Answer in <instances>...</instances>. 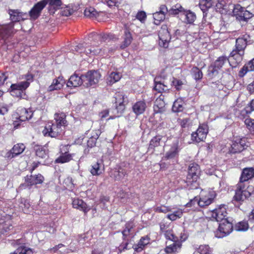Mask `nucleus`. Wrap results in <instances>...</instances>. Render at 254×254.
Listing matches in <instances>:
<instances>
[{
    "mask_svg": "<svg viewBox=\"0 0 254 254\" xmlns=\"http://www.w3.org/2000/svg\"><path fill=\"white\" fill-rule=\"evenodd\" d=\"M184 101L182 99H177L173 104L172 110L174 112H180L184 110Z\"/></svg>",
    "mask_w": 254,
    "mask_h": 254,
    "instance_id": "40",
    "label": "nucleus"
},
{
    "mask_svg": "<svg viewBox=\"0 0 254 254\" xmlns=\"http://www.w3.org/2000/svg\"><path fill=\"white\" fill-rule=\"evenodd\" d=\"M8 13L11 22L8 24L0 25V38L3 40L8 38L13 33V28L15 22L24 20L28 18L27 13L21 11L19 9H9Z\"/></svg>",
    "mask_w": 254,
    "mask_h": 254,
    "instance_id": "1",
    "label": "nucleus"
},
{
    "mask_svg": "<svg viewBox=\"0 0 254 254\" xmlns=\"http://www.w3.org/2000/svg\"><path fill=\"white\" fill-rule=\"evenodd\" d=\"M190 122V120L189 118L179 120V123L181 126L184 128L187 127L189 126Z\"/></svg>",
    "mask_w": 254,
    "mask_h": 254,
    "instance_id": "63",
    "label": "nucleus"
},
{
    "mask_svg": "<svg viewBox=\"0 0 254 254\" xmlns=\"http://www.w3.org/2000/svg\"><path fill=\"white\" fill-rule=\"evenodd\" d=\"M208 132V127L206 124H202L197 128V130L191 134L192 140L199 142L203 141L206 137Z\"/></svg>",
    "mask_w": 254,
    "mask_h": 254,
    "instance_id": "12",
    "label": "nucleus"
},
{
    "mask_svg": "<svg viewBox=\"0 0 254 254\" xmlns=\"http://www.w3.org/2000/svg\"><path fill=\"white\" fill-rule=\"evenodd\" d=\"M247 146L245 138L236 137L232 141L229 151L231 153H240Z\"/></svg>",
    "mask_w": 254,
    "mask_h": 254,
    "instance_id": "10",
    "label": "nucleus"
},
{
    "mask_svg": "<svg viewBox=\"0 0 254 254\" xmlns=\"http://www.w3.org/2000/svg\"><path fill=\"white\" fill-rule=\"evenodd\" d=\"M229 63L228 59L225 56H221L218 58L214 63V67L211 71L212 74L217 70L222 67L225 64Z\"/></svg>",
    "mask_w": 254,
    "mask_h": 254,
    "instance_id": "25",
    "label": "nucleus"
},
{
    "mask_svg": "<svg viewBox=\"0 0 254 254\" xmlns=\"http://www.w3.org/2000/svg\"><path fill=\"white\" fill-rule=\"evenodd\" d=\"M179 151L178 143H174L173 144L170 149L166 153L164 159H171L176 157Z\"/></svg>",
    "mask_w": 254,
    "mask_h": 254,
    "instance_id": "24",
    "label": "nucleus"
},
{
    "mask_svg": "<svg viewBox=\"0 0 254 254\" xmlns=\"http://www.w3.org/2000/svg\"><path fill=\"white\" fill-rule=\"evenodd\" d=\"M172 83L173 85L175 87L176 89L178 90L181 88V87L183 84V83L181 80L175 78H173Z\"/></svg>",
    "mask_w": 254,
    "mask_h": 254,
    "instance_id": "59",
    "label": "nucleus"
},
{
    "mask_svg": "<svg viewBox=\"0 0 254 254\" xmlns=\"http://www.w3.org/2000/svg\"><path fill=\"white\" fill-rule=\"evenodd\" d=\"M245 9V7H242L240 4H236L234 6L233 12L234 15H236L237 18L238 19L242 15Z\"/></svg>",
    "mask_w": 254,
    "mask_h": 254,
    "instance_id": "54",
    "label": "nucleus"
},
{
    "mask_svg": "<svg viewBox=\"0 0 254 254\" xmlns=\"http://www.w3.org/2000/svg\"><path fill=\"white\" fill-rule=\"evenodd\" d=\"M247 45L246 38L240 37L236 39L235 48L231 52L228 59L229 64L232 67H236L242 61Z\"/></svg>",
    "mask_w": 254,
    "mask_h": 254,
    "instance_id": "2",
    "label": "nucleus"
},
{
    "mask_svg": "<svg viewBox=\"0 0 254 254\" xmlns=\"http://www.w3.org/2000/svg\"><path fill=\"white\" fill-rule=\"evenodd\" d=\"M115 98L117 112L121 114L125 109L126 104L128 102L127 97L123 93L118 92L116 94Z\"/></svg>",
    "mask_w": 254,
    "mask_h": 254,
    "instance_id": "14",
    "label": "nucleus"
},
{
    "mask_svg": "<svg viewBox=\"0 0 254 254\" xmlns=\"http://www.w3.org/2000/svg\"><path fill=\"white\" fill-rule=\"evenodd\" d=\"M72 159V156L68 153L62 154L59 157H58L56 162L57 163H64L69 162Z\"/></svg>",
    "mask_w": 254,
    "mask_h": 254,
    "instance_id": "51",
    "label": "nucleus"
},
{
    "mask_svg": "<svg viewBox=\"0 0 254 254\" xmlns=\"http://www.w3.org/2000/svg\"><path fill=\"white\" fill-rule=\"evenodd\" d=\"M182 14L185 16V22L187 23L192 24L195 20L196 16L195 13L190 10H185L184 9Z\"/></svg>",
    "mask_w": 254,
    "mask_h": 254,
    "instance_id": "36",
    "label": "nucleus"
},
{
    "mask_svg": "<svg viewBox=\"0 0 254 254\" xmlns=\"http://www.w3.org/2000/svg\"><path fill=\"white\" fill-rule=\"evenodd\" d=\"M99 135L97 133L92 135L87 141V145L88 147H92L95 145L96 140L98 138Z\"/></svg>",
    "mask_w": 254,
    "mask_h": 254,
    "instance_id": "58",
    "label": "nucleus"
},
{
    "mask_svg": "<svg viewBox=\"0 0 254 254\" xmlns=\"http://www.w3.org/2000/svg\"><path fill=\"white\" fill-rule=\"evenodd\" d=\"M84 14L85 17L89 18H96L98 15V12L92 7L86 8L84 10Z\"/></svg>",
    "mask_w": 254,
    "mask_h": 254,
    "instance_id": "44",
    "label": "nucleus"
},
{
    "mask_svg": "<svg viewBox=\"0 0 254 254\" xmlns=\"http://www.w3.org/2000/svg\"><path fill=\"white\" fill-rule=\"evenodd\" d=\"M66 115L64 113H57L55 114V124L61 127H65L66 125L67 121L65 119Z\"/></svg>",
    "mask_w": 254,
    "mask_h": 254,
    "instance_id": "30",
    "label": "nucleus"
},
{
    "mask_svg": "<svg viewBox=\"0 0 254 254\" xmlns=\"http://www.w3.org/2000/svg\"><path fill=\"white\" fill-rule=\"evenodd\" d=\"M122 0H105V2L110 7L116 6Z\"/></svg>",
    "mask_w": 254,
    "mask_h": 254,
    "instance_id": "61",
    "label": "nucleus"
},
{
    "mask_svg": "<svg viewBox=\"0 0 254 254\" xmlns=\"http://www.w3.org/2000/svg\"><path fill=\"white\" fill-rule=\"evenodd\" d=\"M45 3V6L49 5V10L51 13H54L55 11L60 8L62 2L61 0H42Z\"/></svg>",
    "mask_w": 254,
    "mask_h": 254,
    "instance_id": "21",
    "label": "nucleus"
},
{
    "mask_svg": "<svg viewBox=\"0 0 254 254\" xmlns=\"http://www.w3.org/2000/svg\"><path fill=\"white\" fill-rule=\"evenodd\" d=\"M44 177L41 174L36 175H27L25 177V183L20 185V187H31L33 185L41 184L44 181Z\"/></svg>",
    "mask_w": 254,
    "mask_h": 254,
    "instance_id": "13",
    "label": "nucleus"
},
{
    "mask_svg": "<svg viewBox=\"0 0 254 254\" xmlns=\"http://www.w3.org/2000/svg\"><path fill=\"white\" fill-rule=\"evenodd\" d=\"M101 77L100 74L97 71L90 70L86 74L82 75L84 86L89 87L97 84Z\"/></svg>",
    "mask_w": 254,
    "mask_h": 254,
    "instance_id": "7",
    "label": "nucleus"
},
{
    "mask_svg": "<svg viewBox=\"0 0 254 254\" xmlns=\"http://www.w3.org/2000/svg\"><path fill=\"white\" fill-rule=\"evenodd\" d=\"M200 174L199 166L194 163H190L189 166L188 174L187 177L186 183L190 189H195L198 187L197 180Z\"/></svg>",
    "mask_w": 254,
    "mask_h": 254,
    "instance_id": "3",
    "label": "nucleus"
},
{
    "mask_svg": "<svg viewBox=\"0 0 254 254\" xmlns=\"http://www.w3.org/2000/svg\"><path fill=\"white\" fill-rule=\"evenodd\" d=\"M136 17L137 19L142 22L146 19V15L144 11H141L137 13Z\"/></svg>",
    "mask_w": 254,
    "mask_h": 254,
    "instance_id": "64",
    "label": "nucleus"
},
{
    "mask_svg": "<svg viewBox=\"0 0 254 254\" xmlns=\"http://www.w3.org/2000/svg\"><path fill=\"white\" fill-rule=\"evenodd\" d=\"M254 177V168H246L243 169L241 177V180L248 181Z\"/></svg>",
    "mask_w": 254,
    "mask_h": 254,
    "instance_id": "27",
    "label": "nucleus"
},
{
    "mask_svg": "<svg viewBox=\"0 0 254 254\" xmlns=\"http://www.w3.org/2000/svg\"><path fill=\"white\" fill-rule=\"evenodd\" d=\"M164 235L167 240L172 241H177L178 238L175 236L172 230H167L164 231Z\"/></svg>",
    "mask_w": 254,
    "mask_h": 254,
    "instance_id": "56",
    "label": "nucleus"
},
{
    "mask_svg": "<svg viewBox=\"0 0 254 254\" xmlns=\"http://www.w3.org/2000/svg\"><path fill=\"white\" fill-rule=\"evenodd\" d=\"M36 155L39 158L44 159L48 157L47 150L42 146L36 145L34 147Z\"/></svg>",
    "mask_w": 254,
    "mask_h": 254,
    "instance_id": "38",
    "label": "nucleus"
},
{
    "mask_svg": "<svg viewBox=\"0 0 254 254\" xmlns=\"http://www.w3.org/2000/svg\"><path fill=\"white\" fill-rule=\"evenodd\" d=\"M154 90L157 91L158 92L161 93L162 92H165L168 91L169 89L168 87L165 85L164 82H162L160 80H159L158 77H156L154 79Z\"/></svg>",
    "mask_w": 254,
    "mask_h": 254,
    "instance_id": "33",
    "label": "nucleus"
},
{
    "mask_svg": "<svg viewBox=\"0 0 254 254\" xmlns=\"http://www.w3.org/2000/svg\"><path fill=\"white\" fill-rule=\"evenodd\" d=\"M33 250L26 247H20L10 254H33Z\"/></svg>",
    "mask_w": 254,
    "mask_h": 254,
    "instance_id": "47",
    "label": "nucleus"
},
{
    "mask_svg": "<svg viewBox=\"0 0 254 254\" xmlns=\"http://www.w3.org/2000/svg\"><path fill=\"white\" fill-rule=\"evenodd\" d=\"M132 226L129 224L126 225L125 229L122 232L123 234V239L124 241H130V238L132 237L131 231Z\"/></svg>",
    "mask_w": 254,
    "mask_h": 254,
    "instance_id": "34",
    "label": "nucleus"
},
{
    "mask_svg": "<svg viewBox=\"0 0 254 254\" xmlns=\"http://www.w3.org/2000/svg\"><path fill=\"white\" fill-rule=\"evenodd\" d=\"M62 131L61 127L55 123H48L46 125L42 132L45 136L56 137L62 133Z\"/></svg>",
    "mask_w": 254,
    "mask_h": 254,
    "instance_id": "8",
    "label": "nucleus"
},
{
    "mask_svg": "<svg viewBox=\"0 0 254 254\" xmlns=\"http://www.w3.org/2000/svg\"><path fill=\"white\" fill-rule=\"evenodd\" d=\"M64 81L62 77H59L57 79L53 80L52 84L49 87L48 90L50 91L59 90L62 88Z\"/></svg>",
    "mask_w": 254,
    "mask_h": 254,
    "instance_id": "28",
    "label": "nucleus"
},
{
    "mask_svg": "<svg viewBox=\"0 0 254 254\" xmlns=\"http://www.w3.org/2000/svg\"><path fill=\"white\" fill-rule=\"evenodd\" d=\"M153 15L154 19V22L156 25H159L160 22L163 21L165 18V15L159 11L153 13Z\"/></svg>",
    "mask_w": 254,
    "mask_h": 254,
    "instance_id": "52",
    "label": "nucleus"
},
{
    "mask_svg": "<svg viewBox=\"0 0 254 254\" xmlns=\"http://www.w3.org/2000/svg\"><path fill=\"white\" fill-rule=\"evenodd\" d=\"M248 183L246 181L241 180L236 186L235 195L234 198L237 201H243L251 195V193L247 190Z\"/></svg>",
    "mask_w": 254,
    "mask_h": 254,
    "instance_id": "4",
    "label": "nucleus"
},
{
    "mask_svg": "<svg viewBox=\"0 0 254 254\" xmlns=\"http://www.w3.org/2000/svg\"><path fill=\"white\" fill-rule=\"evenodd\" d=\"M72 205L75 208L83 211L85 213H87L90 209L82 199L74 198L72 200Z\"/></svg>",
    "mask_w": 254,
    "mask_h": 254,
    "instance_id": "22",
    "label": "nucleus"
},
{
    "mask_svg": "<svg viewBox=\"0 0 254 254\" xmlns=\"http://www.w3.org/2000/svg\"><path fill=\"white\" fill-rule=\"evenodd\" d=\"M162 138L163 136L160 135L153 137L150 141L148 147L149 150H152L153 151L155 147L159 146L160 145Z\"/></svg>",
    "mask_w": 254,
    "mask_h": 254,
    "instance_id": "35",
    "label": "nucleus"
},
{
    "mask_svg": "<svg viewBox=\"0 0 254 254\" xmlns=\"http://www.w3.org/2000/svg\"><path fill=\"white\" fill-rule=\"evenodd\" d=\"M29 82L24 81L11 84L10 91L11 95L16 97L24 98L25 96V90L29 86Z\"/></svg>",
    "mask_w": 254,
    "mask_h": 254,
    "instance_id": "5",
    "label": "nucleus"
},
{
    "mask_svg": "<svg viewBox=\"0 0 254 254\" xmlns=\"http://www.w3.org/2000/svg\"><path fill=\"white\" fill-rule=\"evenodd\" d=\"M45 7V3L42 0L35 4L28 13V17L31 20L37 19L41 15V12Z\"/></svg>",
    "mask_w": 254,
    "mask_h": 254,
    "instance_id": "15",
    "label": "nucleus"
},
{
    "mask_svg": "<svg viewBox=\"0 0 254 254\" xmlns=\"http://www.w3.org/2000/svg\"><path fill=\"white\" fill-rule=\"evenodd\" d=\"M76 52L79 53H85V55H88L89 54H92L93 55H97L100 53L101 49L97 48L95 49L94 48H88L87 49H85L84 44H81L76 46L74 47V50Z\"/></svg>",
    "mask_w": 254,
    "mask_h": 254,
    "instance_id": "17",
    "label": "nucleus"
},
{
    "mask_svg": "<svg viewBox=\"0 0 254 254\" xmlns=\"http://www.w3.org/2000/svg\"><path fill=\"white\" fill-rule=\"evenodd\" d=\"M20 207L22 208L23 211L25 213H29L32 210L29 201L24 198L21 199L20 203Z\"/></svg>",
    "mask_w": 254,
    "mask_h": 254,
    "instance_id": "39",
    "label": "nucleus"
},
{
    "mask_svg": "<svg viewBox=\"0 0 254 254\" xmlns=\"http://www.w3.org/2000/svg\"><path fill=\"white\" fill-rule=\"evenodd\" d=\"M149 243V239L148 237H142L138 244L136 245H134L132 248L134 251L136 252H139L141 251L144 247Z\"/></svg>",
    "mask_w": 254,
    "mask_h": 254,
    "instance_id": "32",
    "label": "nucleus"
},
{
    "mask_svg": "<svg viewBox=\"0 0 254 254\" xmlns=\"http://www.w3.org/2000/svg\"><path fill=\"white\" fill-rule=\"evenodd\" d=\"M82 75L78 76L76 73L71 75L67 82L66 85L68 87H76L82 84L84 86V82Z\"/></svg>",
    "mask_w": 254,
    "mask_h": 254,
    "instance_id": "19",
    "label": "nucleus"
},
{
    "mask_svg": "<svg viewBox=\"0 0 254 254\" xmlns=\"http://www.w3.org/2000/svg\"><path fill=\"white\" fill-rule=\"evenodd\" d=\"M127 175V171L125 169L120 167L118 169H115L111 172L110 176L115 181H122Z\"/></svg>",
    "mask_w": 254,
    "mask_h": 254,
    "instance_id": "20",
    "label": "nucleus"
},
{
    "mask_svg": "<svg viewBox=\"0 0 254 254\" xmlns=\"http://www.w3.org/2000/svg\"><path fill=\"white\" fill-rule=\"evenodd\" d=\"M172 242V244L167 246L165 248V251L168 254L177 252L181 248L182 243L178 240Z\"/></svg>",
    "mask_w": 254,
    "mask_h": 254,
    "instance_id": "26",
    "label": "nucleus"
},
{
    "mask_svg": "<svg viewBox=\"0 0 254 254\" xmlns=\"http://www.w3.org/2000/svg\"><path fill=\"white\" fill-rule=\"evenodd\" d=\"M253 16V14L249 12V11L245 9L243 11L242 15L240 16L238 19L240 21H246L248 19L251 18Z\"/></svg>",
    "mask_w": 254,
    "mask_h": 254,
    "instance_id": "57",
    "label": "nucleus"
},
{
    "mask_svg": "<svg viewBox=\"0 0 254 254\" xmlns=\"http://www.w3.org/2000/svg\"><path fill=\"white\" fill-rule=\"evenodd\" d=\"M233 230L232 224L227 220L220 223L218 230L215 232L217 238H223L229 235Z\"/></svg>",
    "mask_w": 254,
    "mask_h": 254,
    "instance_id": "9",
    "label": "nucleus"
},
{
    "mask_svg": "<svg viewBox=\"0 0 254 254\" xmlns=\"http://www.w3.org/2000/svg\"><path fill=\"white\" fill-rule=\"evenodd\" d=\"M124 40L120 46L122 49L127 47L132 42V37L131 34L128 30H126L123 36Z\"/></svg>",
    "mask_w": 254,
    "mask_h": 254,
    "instance_id": "29",
    "label": "nucleus"
},
{
    "mask_svg": "<svg viewBox=\"0 0 254 254\" xmlns=\"http://www.w3.org/2000/svg\"><path fill=\"white\" fill-rule=\"evenodd\" d=\"M184 9H185L180 4L177 3L172 6V7L170 9H169L168 13L172 15H176L179 13L183 14V11H184Z\"/></svg>",
    "mask_w": 254,
    "mask_h": 254,
    "instance_id": "43",
    "label": "nucleus"
},
{
    "mask_svg": "<svg viewBox=\"0 0 254 254\" xmlns=\"http://www.w3.org/2000/svg\"><path fill=\"white\" fill-rule=\"evenodd\" d=\"M226 6V2L223 0H218L217 3L216 4V7L217 9L220 11L221 9H225Z\"/></svg>",
    "mask_w": 254,
    "mask_h": 254,
    "instance_id": "62",
    "label": "nucleus"
},
{
    "mask_svg": "<svg viewBox=\"0 0 254 254\" xmlns=\"http://www.w3.org/2000/svg\"><path fill=\"white\" fill-rule=\"evenodd\" d=\"M254 70V58L250 61L240 70L239 75L241 77L244 76L248 72Z\"/></svg>",
    "mask_w": 254,
    "mask_h": 254,
    "instance_id": "31",
    "label": "nucleus"
},
{
    "mask_svg": "<svg viewBox=\"0 0 254 254\" xmlns=\"http://www.w3.org/2000/svg\"><path fill=\"white\" fill-rule=\"evenodd\" d=\"M159 45L164 48H167L171 39L170 32L168 30L167 25H164L159 31Z\"/></svg>",
    "mask_w": 254,
    "mask_h": 254,
    "instance_id": "11",
    "label": "nucleus"
},
{
    "mask_svg": "<svg viewBox=\"0 0 254 254\" xmlns=\"http://www.w3.org/2000/svg\"><path fill=\"white\" fill-rule=\"evenodd\" d=\"M200 254H212V249L208 245H200L197 250Z\"/></svg>",
    "mask_w": 254,
    "mask_h": 254,
    "instance_id": "50",
    "label": "nucleus"
},
{
    "mask_svg": "<svg viewBox=\"0 0 254 254\" xmlns=\"http://www.w3.org/2000/svg\"><path fill=\"white\" fill-rule=\"evenodd\" d=\"M190 73L195 80H200L202 78L203 74L202 71L196 66L193 67L191 68Z\"/></svg>",
    "mask_w": 254,
    "mask_h": 254,
    "instance_id": "46",
    "label": "nucleus"
},
{
    "mask_svg": "<svg viewBox=\"0 0 254 254\" xmlns=\"http://www.w3.org/2000/svg\"><path fill=\"white\" fill-rule=\"evenodd\" d=\"M171 209L169 207H167L165 206H161L159 207H157L155 208V211L158 212H162L166 213L168 212L171 211Z\"/></svg>",
    "mask_w": 254,
    "mask_h": 254,
    "instance_id": "60",
    "label": "nucleus"
},
{
    "mask_svg": "<svg viewBox=\"0 0 254 254\" xmlns=\"http://www.w3.org/2000/svg\"><path fill=\"white\" fill-rule=\"evenodd\" d=\"M121 74L118 72H112L107 78V82L112 84L118 81L121 78Z\"/></svg>",
    "mask_w": 254,
    "mask_h": 254,
    "instance_id": "41",
    "label": "nucleus"
},
{
    "mask_svg": "<svg viewBox=\"0 0 254 254\" xmlns=\"http://www.w3.org/2000/svg\"><path fill=\"white\" fill-rule=\"evenodd\" d=\"M24 149L25 146L23 144H17L15 145L10 150L11 157H14L15 156L21 154L24 150Z\"/></svg>",
    "mask_w": 254,
    "mask_h": 254,
    "instance_id": "37",
    "label": "nucleus"
},
{
    "mask_svg": "<svg viewBox=\"0 0 254 254\" xmlns=\"http://www.w3.org/2000/svg\"><path fill=\"white\" fill-rule=\"evenodd\" d=\"M146 108V104L144 101H137L132 106L133 112L137 116L143 114Z\"/></svg>",
    "mask_w": 254,
    "mask_h": 254,
    "instance_id": "23",
    "label": "nucleus"
},
{
    "mask_svg": "<svg viewBox=\"0 0 254 254\" xmlns=\"http://www.w3.org/2000/svg\"><path fill=\"white\" fill-rule=\"evenodd\" d=\"M183 212L182 209H178L173 211L171 214L167 215V218L171 221H175L176 219L181 218L183 215Z\"/></svg>",
    "mask_w": 254,
    "mask_h": 254,
    "instance_id": "48",
    "label": "nucleus"
},
{
    "mask_svg": "<svg viewBox=\"0 0 254 254\" xmlns=\"http://www.w3.org/2000/svg\"><path fill=\"white\" fill-rule=\"evenodd\" d=\"M199 4L201 10L204 12L212 7L213 1L212 0H200Z\"/></svg>",
    "mask_w": 254,
    "mask_h": 254,
    "instance_id": "42",
    "label": "nucleus"
},
{
    "mask_svg": "<svg viewBox=\"0 0 254 254\" xmlns=\"http://www.w3.org/2000/svg\"><path fill=\"white\" fill-rule=\"evenodd\" d=\"M90 38H93L94 39H99L101 41H104L107 40L108 38V35L104 33H102L100 34H98L96 33H92L89 35Z\"/></svg>",
    "mask_w": 254,
    "mask_h": 254,
    "instance_id": "55",
    "label": "nucleus"
},
{
    "mask_svg": "<svg viewBox=\"0 0 254 254\" xmlns=\"http://www.w3.org/2000/svg\"><path fill=\"white\" fill-rule=\"evenodd\" d=\"M101 164L98 162H96L91 166L90 172L93 176H99L102 174V170L101 169Z\"/></svg>",
    "mask_w": 254,
    "mask_h": 254,
    "instance_id": "45",
    "label": "nucleus"
},
{
    "mask_svg": "<svg viewBox=\"0 0 254 254\" xmlns=\"http://www.w3.org/2000/svg\"><path fill=\"white\" fill-rule=\"evenodd\" d=\"M213 201V199L207 197H202L200 198L198 201V205L200 207H204L210 204Z\"/></svg>",
    "mask_w": 254,
    "mask_h": 254,
    "instance_id": "53",
    "label": "nucleus"
},
{
    "mask_svg": "<svg viewBox=\"0 0 254 254\" xmlns=\"http://www.w3.org/2000/svg\"><path fill=\"white\" fill-rule=\"evenodd\" d=\"M234 228L237 231H245L248 229L249 225L247 221H241L237 223Z\"/></svg>",
    "mask_w": 254,
    "mask_h": 254,
    "instance_id": "49",
    "label": "nucleus"
},
{
    "mask_svg": "<svg viewBox=\"0 0 254 254\" xmlns=\"http://www.w3.org/2000/svg\"><path fill=\"white\" fill-rule=\"evenodd\" d=\"M18 117L13 121V125L15 127H17L20 125V122H25L31 119L33 116V112L31 110L24 108H19L17 110Z\"/></svg>",
    "mask_w": 254,
    "mask_h": 254,
    "instance_id": "6",
    "label": "nucleus"
},
{
    "mask_svg": "<svg viewBox=\"0 0 254 254\" xmlns=\"http://www.w3.org/2000/svg\"><path fill=\"white\" fill-rule=\"evenodd\" d=\"M227 212L224 207H220L216 208L212 212V217L217 222H222L227 220L226 217Z\"/></svg>",
    "mask_w": 254,
    "mask_h": 254,
    "instance_id": "16",
    "label": "nucleus"
},
{
    "mask_svg": "<svg viewBox=\"0 0 254 254\" xmlns=\"http://www.w3.org/2000/svg\"><path fill=\"white\" fill-rule=\"evenodd\" d=\"M12 228L11 216L9 215L2 216L0 219V230L6 232Z\"/></svg>",
    "mask_w": 254,
    "mask_h": 254,
    "instance_id": "18",
    "label": "nucleus"
}]
</instances>
